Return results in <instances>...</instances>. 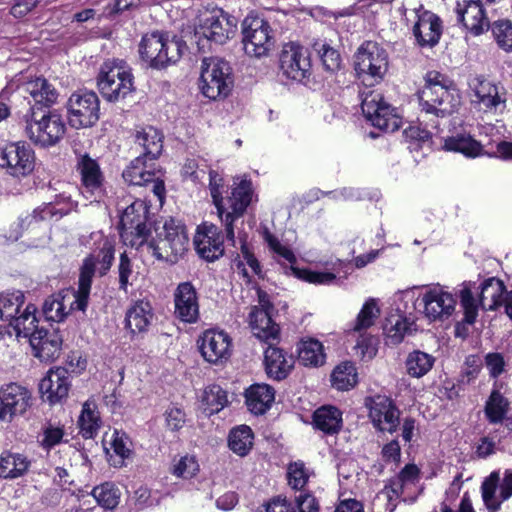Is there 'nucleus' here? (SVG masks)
<instances>
[{
  "mask_svg": "<svg viewBox=\"0 0 512 512\" xmlns=\"http://www.w3.org/2000/svg\"><path fill=\"white\" fill-rule=\"evenodd\" d=\"M154 214L146 200L130 204V248L147 251L158 260L174 263L188 249L189 238L181 220L170 217L164 222L163 233L152 239Z\"/></svg>",
  "mask_w": 512,
  "mask_h": 512,
  "instance_id": "nucleus-1",
  "label": "nucleus"
},
{
  "mask_svg": "<svg viewBox=\"0 0 512 512\" xmlns=\"http://www.w3.org/2000/svg\"><path fill=\"white\" fill-rule=\"evenodd\" d=\"M222 186V177H220L216 171L210 170L209 189L213 204L217 209L218 216L224 224L227 240L231 242L232 245H235L234 222L243 216L251 202V183L244 180L232 190L231 196L228 198V211L223 205V197L220 190Z\"/></svg>",
  "mask_w": 512,
  "mask_h": 512,
  "instance_id": "nucleus-2",
  "label": "nucleus"
},
{
  "mask_svg": "<svg viewBox=\"0 0 512 512\" xmlns=\"http://www.w3.org/2000/svg\"><path fill=\"white\" fill-rule=\"evenodd\" d=\"M425 82L418 95L422 113L446 118L457 111L460 100L458 95L449 89L452 82L447 77L440 72L429 71Z\"/></svg>",
  "mask_w": 512,
  "mask_h": 512,
  "instance_id": "nucleus-3",
  "label": "nucleus"
},
{
  "mask_svg": "<svg viewBox=\"0 0 512 512\" xmlns=\"http://www.w3.org/2000/svg\"><path fill=\"white\" fill-rule=\"evenodd\" d=\"M184 43L170 39L167 32L153 31L145 34L139 44L142 61L154 69H162L176 63L182 56Z\"/></svg>",
  "mask_w": 512,
  "mask_h": 512,
  "instance_id": "nucleus-4",
  "label": "nucleus"
},
{
  "mask_svg": "<svg viewBox=\"0 0 512 512\" xmlns=\"http://www.w3.org/2000/svg\"><path fill=\"white\" fill-rule=\"evenodd\" d=\"M354 70L366 85L379 83L388 71L386 50L376 42H364L354 55Z\"/></svg>",
  "mask_w": 512,
  "mask_h": 512,
  "instance_id": "nucleus-5",
  "label": "nucleus"
},
{
  "mask_svg": "<svg viewBox=\"0 0 512 512\" xmlns=\"http://www.w3.org/2000/svg\"><path fill=\"white\" fill-rule=\"evenodd\" d=\"M26 123L25 131L29 139L44 148L58 144L66 133L63 117L56 110L31 114Z\"/></svg>",
  "mask_w": 512,
  "mask_h": 512,
  "instance_id": "nucleus-6",
  "label": "nucleus"
},
{
  "mask_svg": "<svg viewBox=\"0 0 512 512\" xmlns=\"http://www.w3.org/2000/svg\"><path fill=\"white\" fill-rule=\"evenodd\" d=\"M200 79L203 95L211 100L227 97L233 87L232 68L220 58L203 60Z\"/></svg>",
  "mask_w": 512,
  "mask_h": 512,
  "instance_id": "nucleus-7",
  "label": "nucleus"
},
{
  "mask_svg": "<svg viewBox=\"0 0 512 512\" xmlns=\"http://www.w3.org/2000/svg\"><path fill=\"white\" fill-rule=\"evenodd\" d=\"M66 107L69 125L75 129L93 127L100 118V101L94 91L72 93Z\"/></svg>",
  "mask_w": 512,
  "mask_h": 512,
  "instance_id": "nucleus-8",
  "label": "nucleus"
},
{
  "mask_svg": "<svg viewBox=\"0 0 512 512\" xmlns=\"http://www.w3.org/2000/svg\"><path fill=\"white\" fill-rule=\"evenodd\" d=\"M242 36L244 51L252 57L267 55L274 44L269 22L258 16H247L243 20Z\"/></svg>",
  "mask_w": 512,
  "mask_h": 512,
  "instance_id": "nucleus-9",
  "label": "nucleus"
},
{
  "mask_svg": "<svg viewBox=\"0 0 512 512\" xmlns=\"http://www.w3.org/2000/svg\"><path fill=\"white\" fill-rule=\"evenodd\" d=\"M127 79L128 72L124 61L107 60L100 67L97 87L104 99L116 102L125 99L128 93Z\"/></svg>",
  "mask_w": 512,
  "mask_h": 512,
  "instance_id": "nucleus-10",
  "label": "nucleus"
},
{
  "mask_svg": "<svg viewBox=\"0 0 512 512\" xmlns=\"http://www.w3.org/2000/svg\"><path fill=\"white\" fill-rule=\"evenodd\" d=\"M361 109L365 118L379 130L389 133L401 127L402 120L395 109L387 102L381 93L370 91L363 98Z\"/></svg>",
  "mask_w": 512,
  "mask_h": 512,
  "instance_id": "nucleus-11",
  "label": "nucleus"
},
{
  "mask_svg": "<svg viewBox=\"0 0 512 512\" xmlns=\"http://www.w3.org/2000/svg\"><path fill=\"white\" fill-rule=\"evenodd\" d=\"M0 167L13 177H25L35 167V153L26 142H12L0 150Z\"/></svg>",
  "mask_w": 512,
  "mask_h": 512,
  "instance_id": "nucleus-12",
  "label": "nucleus"
},
{
  "mask_svg": "<svg viewBox=\"0 0 512 512\" xmlns=\"http://www.w3.org/2000/svg\"><path fill=\"white\" fill-rule=\"evenodd\" d=\"M33 401L31 391L18 383L11 382L0 388V421L11 422L23 416Z\"/></svg>",
  "mask_w": 512,
  "mask_h": 512,
  "instance_id": "nucleus-13",
  "label": "nucleus"
},
{
  "mask_svg": "<svg viewBox=\"0 0 512 512\" xmlns=\"http://www.w3.org/2000/svg\"><path fill=\"white\" fill-rule=\"evenodd\" d=\"M279 66L287 78L302 82L310 75L311 62L308 50L294 43L285 45L280 53Z\"/></svg>",
  "mask_w": 512,
  "mask_h": 512,
  "instance_id": "nucleus-14",
  "label": "nucleus"
},
{
  "mask_svg": "<svg viewBox=\"0 0 512 512\" xmlns=\"http://www.w3.org/2000/svg\"><path fill=\"white\" fill-rule=\"evenodd\" d=\"M77 170L81 175L82 194L90 202H100L105 194L104 177L99 164L88 154L80 155L77 160Z\"/></svg>",
  "mask_w": 512,
  "mask_h": 512,
  "instance_id": "nucleus-15",
  "label": "nucleus"
},
{
  "mask_svg": "<svg viewBox=\"0 0 512 512\" xmlns=\"http://www.w3.org/2000/svg\"><path fill=\"white\" fill-rule=\"evenodd\" d=\"M369 401V418L373 426L381 432H396L400 424V410L394 401L384 395H376Z\"/></svg>",
  "mask_w": 512,
  "mask_h": 512,
  "instance_id": "nucleus-16",
  "label": "nucleus"
},
{
  "mask_svg": "<svg viewBox=\"0 0 512 512\" xmlns=\"http://www.w3.org/2000/svg\"><path fill=\"white\" fill-rule=\"evenodd\" d=\"M201 21L203 35L216 44L226 43L236 32V18L221 8H214Z\"/></svg>",
  "mask_w": 512,
  "mask_h": 512,
  "instance_id": "nucleus-17",
  "label": "nucleus"
},
{
  "mask_svg": "<svg viewBox=\"0 0 512 512\" xmlns=\"http://www.w3.org/2000/svg\"><path fill=\"white\" fill-rule=\"evenodd\" d=\"M424 314L430 321H443L455 310L456 299L439 285L429 288L421 297Z\"/></svg>",
  "mask_w": 512,
  "mask_h": 512,
  "instance_id": "nucleus-18",
  "label": "nucleus"
},
{
  "mask_svg": "<svg viewBox=\"0 0 512 512\" xmlns=\"http://www.w3.org/2000/svg\"><path fill=\"white\" fill-rule=\"evenodd\" d=\"M455 12L457 23L473 36H479L489 29L487 16L480 0H458Z\"/></svg>",
  "mask_w": 512,
  "mask_h": 512,
  "instance_id": "nucleus-19",
  "label": "nucleus"
},
{
  "mask_svg": "<svg viewBox=\"0 0 512 512\" xmlns=\"http://www.w3.org/2000/svg\"><path fill=\"white\" fill-rule=\"evenodd\" d=\"M203 358L212 364L227 360L231 354V338L224 331L206 330L199 340Z\"/></svg>",
  "mask_w": 512,
  "mask_h": 512,
  "instance_id": "nucleus-20",
  "label": "nucleus"
},
{
  "mask_svg": "<svg viewBox=\"0 0 512 512\" xmlns=\"http://www.w3.org/2000/svg\"><path fill=\"white\" fill-rule=\"evenodd\" d=\"M194 244L200 257L209 262L219 259L224 253L223 237L219 228L212 223H203L198 227Z\"/></svg>",
  "mask_w": 512,
  "mask_h": 512,
  "instance_id": "nucleus-21",
  "label": "nucleus"
},
{
  "mask_svg": "<svg viewBox=\"0 0 512 512\" xmlns=\"http://www.w3.org/2000/svg\"><path fill=\"white\" fill-rule=\"evenodd\" d=\"M416 42L421 47H434L439 43L443 27L442 20L435 13L424 10L417 12V21L412 29Z\"/></svg>",
  "mask_w": 512,
  "mask_h": 512,
  "instance_id": "nucleus-22",
  "label": "nucleus"
},
{
  "mask_svg": "<svg viewBox=\"0 0 512 512\" xmlns=\"http://www.w3.org/2000/svg\"><path fill=\"white\" fill-rule=\"evenodd\" d=\"M70 387V374L63 367L50 369L39 383V391L42 397H45L52 405L66 398Z\"/></svg>",
  "mask_w": 512,
  "mask_h": 512,
  "instance_id": "nucleus-23",
  "label": "nucleus"
},
{
  "mask_svg": "<svg viewBox=\"0 0 512 512\" xmlns=\"http://www.w3.org/2000/svg\"><path fill=\"white\" fill-rule=\"evenodd\" d=\"M174 315L185 323H195L199 319V303L195 287L191 282L178 284L174 292Z\"/></svg>",
  "mask_w": 512,
  "mask_h": 512,
  "instance_id": "nucleus-24",
  "label": "nucleus"
},
{
  "mask_svg": "<svg viewBox=\"0 0 512 512\" xmlns=\"http://www.w3.org/2000/svg\"><path fill=\"white\" fill-rule=\"evenodd\" d=\"M29 342L34 351V356L48 362L59 357L63 337L58 328L46 329L40 327V330Z\"/></svg>",
  "mask_w": 512,
  "mask_h": 512,
  "instance_id": "nucleus-25",
  "label": "nucleus"
},
{
  "mask_svg": "<svg viewBox=\"0 0 512 512\" xmlns=\"http://www.w3.org/2000/svg\"><path fill=\"white\" fill-rule=\"evenodd\" d=\"M26 92L31 96L33 104L31 105V114H40L47 112L58 99L57 89L43 77H37L25 84Z\"/></svg>",
  "mask_w": 512,
  "mask_h": 512,
  "instance_id": "nucleus-26",
  "label": "nucleus"
},
{
  "mask_svg": "<svg viewBox=\"0 0 512 512\" xmlns=\"http://www.w3.org/2000/svg\"><path fill=\"white\" fill-rule=\"evenodd\" d=\"M162 138V134L152 126L137 131L132 149L139 153L138 156L141 157L142 166L147 167V160L153 161L161 154Z\"/></svg>",
  "mask_w": 512,
  "mask_h": 512,
  "instance_id": "nucleus-27",
  "label": "nucleus"
},
{
  "mask_svg": "<svg viewBox=\"0 0 512 512\" xmlns=\"http://www.w3.org/2000/svg\"><path fill=\"white\" fill-rule=\"evenodd\" d=\"M294 358L283 349L269 345L264 353L265 371L269 378L285 379L294 367Z\"/></svg>",
  "mask_w": 512,
  "mask_h": 512,
  "instance_id": "nucleus-28",
  "label": "nucleus"
},
{
  "mask_svg": "<svg viewBox=\"0 0 512 512\" xmlns=\"http://www.w3.org/2000/svg\"><path fill=\"white\" fill-rule=\"evenodd\" d=\"M275 390L268 384H253L245 392V403L250 412L262 415L272 406Z\"/></svg>",
  "mask_w": 512,
  "mask_h": 512,
  "instance_id": "nucleus-29",
  "label": "nucleus"
},
{
  "mask_svg": "<svg viewBox=\"0 0 512 512\" xmlns=\"http://www.w3.org/2000/svg\"><path fill=\"white\" fill-rule=\"evenodd\" d=\"M147 167L142 166L140 156H136L135 159L130 163V185L142 186L152 185V192L158 197L160 203L165 198V184L160 179H155V174L151 170H147Z\"/></svg>",
  "mask_w": 512,
  "mask_h": 512,
  "instance_id": "nucleus-30",
  "label": "nucleus"
},
{
  "mask_svg": "<svg viewBox=\"0 0 512 512\" xmlns=\"http://www.w3.org/2000/svg\"><path fill=\"white\" fill-rule=\"evenodd\" d=\"M249 325L253 334L260 340L268 342L279 336V326L272 319V314L263 309L251 308Z\"/></svg>",
  "mask_w": 512,
  "mask_h": 512,
  "instance_id": "nucleus-31",
  "label": "nucleus"
},
{
  "mask_svg": "<svg viewBox=\"0 0 512 512\" xmlns=\"http://www.w3.org/2000/svg\"><path fill=\"white\" fill-rule=\"evenodd\" d=\"M469 86L473 89L478 102L486 109H496L500 104H504L506 99L499 92L497 85L491 83L483 76L474 77Z\"/></svg>",
  "mask_w": 512,
  "mask_h": 512,
  "instance_id": "nucleus-32",
  "label": "nucleus"
},
{
  "mask_svg": "<svg viewBox=\"0 0 512 512\" xmlns=\"http://www.w3.org/2000/svg\"><path fill=\"white\" fill-rule=\"evenodd\" d=\"M69 209L57 208L53 203H46L35 208L31 213L22 215L18 218V227L20 232L15 235V239H18L19 234L24 230H27L41 221L49 220L54 217L59 219L64 215L68 214Z\"/></svg>",
  "mask_w": 512,
  "mask_h": 512,
  "instance_id": "nucleus-33",
  "label": "nucleus"
},
{
  "mask_svg": "<svg viewBox=\"0 0 512 512\" xmlns=\"http://www.w3.org/2000/svg\"><path fill=\"white\" fill-rule=\"evenodd\" d=\"M30 465V460L23 454L4 451L0 454V478H20L28 472Z\"/></svg>",
  "mask_w": 512,
  "mask_h": 512,
  "instance_id": "nucleus-34",
  "label": "nucleus"
},
{
  "mask_svg": "<svg viewBox=\"0 0 512 512\" xmlns=\"http://www.w3.org/2000/svg\"><path fill=\"white\" fill-rule=\"evenodd\" d=\"M479 303L484 310H496L504 304L506 288L503 281L494 277L484 280L480 285Z\"/></svg>",
  "mask_w": 512,
  "mask_h": 512,
  "instance_id": "nucleus-35",
  "label": "nucleus"
},
{
  "mask_svg": "<svg viewBox=\"0 0 512 512\" xmlns=\"http://www.w3.org/2000/svg\"><path fill=\"white\" fill-rule=\"evenodd\" d=\"M313 425L327 435L337 434L342 428V412L334 406H322L313 413Z\"/></svg>",
  "mask_w": 512,
  "mask_h": 512,
  "instance_id": "nucleus-36",
  "label": "nucleus"
},
{
  "mask_svg": "<svg viewBox=\"0 0 512 512\" xmlns=\"http://www.w3.org/2000/svg\"><path fill=\"white\" fill-rule=\"evenodd\" d=\"M96 271V260L93 256L84 259L80 269L78 291L76 295L77 309L85 311L90 294L92 278Z\"/></svg>",
  "mask_w": 512,
  "mask_h": 512,
  "instance_id": "nucleus-37",
  "label": "nucleus"
},
{
  "mask_svg": "<svg viewBox=\"0 0 512 512\" xmlns=\"http://www.w3.org/2000/svg\"><path fill=\"white\" fill-rule=\"evenodd\" d=\"M153 317L150 301L147 299L135 301V304L130 307V332L133 334L146 332Z\"/></svg>",
  "mask_w": 512,
  "mask_h": 512,
  "instance_id": "nucleus-38",
  "label": "nucleus"
},
{
  "mask_svg": "<svg viewBox=\"0 0 512 512\" xmlns=\"http://www.w3.org/2000/svg\"><path fill=\"white\" fill-rule=\"evenodd\" d=\"M326 355L322 343L316 339L301 341L298 346V361L307 367H319L325 363Z\"/></svg>",
  "mask_w": 512,
  "mask_h": 512,
  "instance_id": "nucleus-39",
  "label": "nucleus"
},
{
  "mask_svg": "<svg viewBox=\"0 0 512 512\" xmlns=\"http://www.w3.org/2000/svg\"><path fill=\"white\" fill-rule=\"evenodd\" d=\"M24 302L25 296L20 290L10 293H0V321L10 326L18 316Z\"/></svg>",
  "mask_w": 512,
  "mask_h": 512,
  "instance_id": "nucleus-40",
  "label": "nucleus"
},
{
  "mask_svg": "<svg viewBox=\"0 0 512 512\" xmlns=\"http://www.w3.org/2000/svg\"><path fill=\"white\" fill-rule=\"evenodd\" d=\"M35 312V306L28 304L24 311L14 319L10 326L14 329L16 336L29 338L30 341L36 335V332L40 330V327L37 325L38 320Z\"/></svg>",
  "mask_w": 512,
  "mask_h": 512,
  "instance_id": "nucleus-41",
  "label": "nucleus"
},
{
  "mask_svg": "<svg viewBox=\"0 0 512 512\" xmlns=\"http://www.w3.org/2000/svg\"><path fill=\"white\" fill-rule=\"evenodd\" d=\"M254 435L247 425L233 428L228 437L229 448L237 455L246 456L253 446Z\"/></svg>",
  "mask_w": 512,
  "mask_h": 512,
  "instance_id": "nucleus-42",
  "label": "nucleus"
},
{
  "mask_svg": "<svg viewBox=\"0 0 512 512\" xmlns=\"http://www.w3.org/2000/svg\"><path fill=\"white\" fill-rule=\"evenodd\" d=\"M228 403L227 392L220 385L212 384L205 388L202 405L207 415L220 412Z\"/></svg>",
  "mask_w": 512,
  "mask_h": 512,
  "instance_id": "nucleus-43",
  "label": "nucleus"
},
{
  "mask_svg": "<svg viewBox=\"0 0 512 512\" xmlns=\"http://www.w3.org/2000/svg\"><path fill=\"white\" fill-rule=\"evenodd\" d=\"M444 147L448 151L460 152L467 157L482 155L483 147L480 142L470 135H457L445 140Z\"/></svg>",
  "mask_w": 512,
  "mask_h": 512,
  "instance_id": "nucleus-44",
  "label": "nucleus"
},
{
  "mask_svg": "<svg viewBox=\"0 0 512 512\" xmlns=\"http://www.w3.org/2000/svg\"><path fill=\"white\" fill-rule=\"evenodd\" d=\"M332 386L337 390L345 391L357 383V371L352 362H343L335 367L331 374Z\"/></svg>",
  "mask_w": 512,
  "mask_h": 512,
  "instance_id": "nucleus-45",
  "label": "nucleus"
},
{
  "mask_svg": "<svg viewBox=\"0 0 512 512\" xmlns=\"http://www.w3.org/2000/svg\"><path fill=\"white\" fill-rule=\"evenodd\" d=\"M435 358L420 350L409 353L405 365L407 373L416 378H420L427 374L433 367Z\"/></svg>",
  "mask_w": 512,
  "mask_h": 512,
  "instance_id": "nucleus-46",
  "label": "nucleus"
},
{
  "mask_svg": "<svg viewBox=\"0 0 512 512\" xmlns=\"http://www.w3.org/2000/svg\"><path fill=\"white\" fill-rule=\"evenodd\" d=\"M125 433H121L118 430H114L109 441L105 440L106 453L108 455V461L110 465L114 467H122L125 465V459L128 456L125 446Z\"/></svg>",
  "mask_w": 512,
  "mask_h": 512,
  "instance_id": "nucleus-47",
  "label": "nucleus"
},
{
  "mask_svg": "<svg viewBox=\"0 0 512 512\" xmlns=\"http://www.w3.org/2000/svg\"><path fill=\"white\" fill-rule=\"evenodd\" d=\"M508 400L498 391L493 390L485 404V416L492 424L501 423L508 410Z\"/></svg>",
  "mask_w": 512,
  "mask_h": 512,
  "instance_id": "nucleus-48",
  "label": "nucleus"
},
{
  "mask_svg": "<svg viewBox=\"0 0 512 512\" xmlns=\"http://www.w3.org/2000/svg\"><path fill=\"white\" fill-rule=\"evenodd\" d=\"M387 345H397L402 342L409 330V323L401 315H391L383 327Z\"/></svg>",
  "mask_w": 512,
  "mask_h": 512,
  "instance_id": "nucleus-49",
  "label": "nucleus"
},
{
  "mask_svg": "<svg viewBox=\"0 0 512 512\" xmlns=\"http://www.w3.org/2000/svg\"><path fill=\"white\" fill-rule=\"evenodd\" d=\"M91 494L97 503L106 510L114 509L119 504L121 497L119 488L109 482L94 487Z\"/></svg>",
  "mask_w": 512,
  "mask_h": 512,
  "instance_id": "nucleus-50",
  "label": "nucleus"
},
{
  "mask_svg": "<svg viewBox=\"0 0 512 512\" xmlns=\"http://www.w3.org/2000/svg\"><path fill=\"white\" fill-rule=\"evenodd\" d=\"M100 422L98 413L89 404H84L78 420L81 435L85 439L93 438L100 428Z\"/></svg>",
  "mask_w": 512,
  "mask_h": 512,
  "instance_id": "nucleus-51",
  "label": "nucleus"
},
{
  "mask_svg": "<svg viewBox=\"0 0 512 512\" xmlns=\"http://www.w3.org/2000/svg\"><path fill=\"white\" fill-rule=\"evenodd\" d=\"M380 316V308L374 298L368 299L357 315L354 331H362L370 328Z\"/></svg>",
  "mask_w": 512,
  "mask_h": 512,
  "instance_id": "nucleus-52",
  "label": "nucleus"
},
{
  "mask_svg": "<svg viewBox=\"0 0 512 512\" xmlns=\"http://www.w3.org/2000/svg\"><path fill=\"white\" fill-rule=\"evenodd\" d=\"M489 28L498 46L507 51H512V21L502 19L494 21Z\"/></svg>",
  "mask_w": 512,
  "mask_h": 512,
  "instance_id": "nucleus-53",
  "label": "nucleus"
},
{
  "mask_svg": "<svg viewBox=\"0 0 512 512\" xmlns=\"http://www.w3.org/2000/svg\"><path fill=\"white\" fill-rule=\"evenodd\" d=\"M460 306L464 311L463 322L469 325L474 324L478 316V303L467 284H464L460 290Z\"/></svg>",
  "mask_w": 512,
  "mask_h": 512,
  "instance_id": "nucleus-54",
  "label": "nucleus"
},
{
  "mask_svg": "<svg viewBox=\"0 0 512 512\" xmlns=\"http://www.w3.org/2000/svg\"><path fill=\"white\" fill-rule=\"evenodd\" d=\"M499 484L498 472H492L481 485L483 501L490 512H496L500 508V502L495 500V491Z\"/></svg>",
  "mask_w": 512,
  "mask_h": 512,
  "instance_id": "nucleus-55",
  "label": "nucleus"
},
{
  "mask_svg": "<svg viewBox=\"0 0 512 512\" xmlns=\"http://www.w3.org/2000/svg\"><path fill=\"white\" fill-rule=\"evenodd\" d=\"M317 52L327 72L334 73L340 70L342 58L338 50L327 43H322L319 45V48H317Z\"/></svg>",
  "mask_w": 512,
  "mask_h": 512,
  "instance_id": "nucleus-56",
  "label": "nucleus"
},
{
  "mask_svg": "<svg viewBox=\"0 0 512 512\" xmlns=\"http://www.w3.org/2000/svg\"><path fill=\"white\" fill-rule=\"evenodd\" d=\"M42 310L45 318L54 322L62 321L67 314L63 304V297H60V295L47 298Z\"/></svg>",
  "mask_w": 512,
  "mask_h": 512,
  "instance_id": "nucleus-57",
  "label": "nucleus"
},
{
  "mask_svg": "<svg viewBox=\"0 0 512 512\" xmlns=\"http://www.w3.org/2000/svg\"><path fill=\"white\" fill-rule=\"evenodd\" d=\"M288 484L296 491L304 492L303 488L308 482V475L305 472L303 462H294L288 466Z\"/></svg>",
  "mask_w": 512,
  "mask_h": 512,
  "instance_id": "nucleus-58",
  "label": "nucleus"
},
{
  "mask_svg": "<svg viewBox=\"0 0 512 512\" xmlns=\"http://www.w3.org/2000/svg\"><path fill=\"white\" fill-rule=\"evenodd\" d=\"M291 269L297 278L313 284H329L336 279L335 274L330 272H318L294 267H291Z\"/></svg>",
  "mask_w": 512,
  "mask_h": 512,
  "instance_id": "nucleus-59",
  "label": "nucleus"
},
{
  "mask_svg": "<svg viewBox=\"0 0 512 512\" xmlns=\"http://www.w3.org/2000/svg\"><path fill=\"white\" fill-rule=\"evenodd\" d=\"M199 470V465L194 456L185 455L173 467V474L185 479L192 478Z\"/></svg>",
  "mask_w": 512,
  "mask_h": 512,
  "instance_id": "nucleus-60",
  "label": "nucleus"
},
{
  "mask_svg": "<svg viewBox=\"0 0 512 512\" xmlns=\"http://www.w3.org/2000/svg\"><path fill=\"white\" fill-rule=\"evenodd\" d=\"M164 416L166 426L171 431H179L186 423V413L176 406L169 407Z\"/></svg>",
  "mask_w": 512,
  "mask_h": 512,
  "instance_id": "nucleus-61",
  "label": "nucleus"
},
{
  "mask_svg": "<svg viewBox=\"0 0 512 512\" xmlns=\"http://www.w3.org/2000/svg\"><path fill=\"white\" fill-rule=\"evenodd\" d=\"M481 360L478 356H468L465 361V368L461 372V382L470 383L480 372Z\"/></svg>",
  "mask_w": 512,
  "mask_h": 512,
  "instance_id": "nucleus-62",
  "label": "nucleus"
},
{
  "mask_svg": "<svg viewBox=\"0 0 512 512\" xmlns=\"http://www.w3.org/2000/svg\"><path fill=\"white\" fill-rule=\"evenodd\" d=\"M63 436L64 431L62 428L49 425L44 429L41 446L44 449L50 450L62 441Z\"/></svg>",
  "mask_w": 512,
  "mask_h": 512,
  "instance_id": "nucleus-63",
  "label": "nucleus"
},
{
  "mask_svg": "<svg viewBox=\"0 0 512 512\" xmlns=\"http://www.w3.org/2000/svg\"><path fill=\"white\" fill-rule=\"evenodd\" d=\"M295 504L298 512H318L319 505L316 498L309 492H300L295 497Z\"/></svg>",
  "mask_w": 512,
  "mask_h": 512,
  "instance_id": "nucleus-64",
  "label": "nucleus"
}]
</instances>
